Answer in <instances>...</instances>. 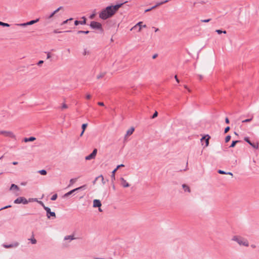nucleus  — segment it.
I'll use <instances>...</instances> for the list:
<instances>
[{
  "label": "nucleus",
  "instance_id": "nucleus-1",
  "mask_svg": "<svg viewBox=\"0 0 259 259\" xmlns=\"http://www.w3.org/2000/svg\"><path fill=\"white\" fill-rule=\"evenodd\" d=\"M123 3L114 6H110L103 9L99 13V18L102 20H106L112 17L121 7Z\"/></svg>",
  "mask_w": 259,
  "mask_h": 259
},
{
  "label": "nucleus",
  "instance_id": "nucleus-2",
  "mask_svg": "<svg viewBox=\"0 0 259 259\" xmlns=\"http://www.w3.org/2000/svg\"><path fill=\"white\" fill-rule=\"evenodd\" d=\"M232 240L237 242L238 244L240 245H242L246 247L249 246V243L247 240L240 236H234L233 237Z\"/></svg>",
  "mask_w": 259,
  "mask_h": 259
},
{
  "label": "nucleus",
  "instance_id": "nucleus-3",
  "mask_svg": "<svg viewBox=\"0 0 259 259\" xmlns=\"http://www.w3.org/2000/svg\"><path fill=\"white\" fill-rule=\"evenodd\" d=\"M0 135H4L5 137H9L12 139L16 138V136L15 135V134L12 131H10L1 130Z\"/></svg>",
  "mask_w": 259,
  "mask_h": 259
},
{
  "label": "nucleus",
  "instance_id": "nucleus-4",
  "mask_svg": "<svg viewBox=\"0 0 259 259\" xmlns=\"http://www.w3.org/2000/svg\"><path fill=\"white\" fill-rule=\"evenodd\" d=\"M14 202L15 204L23 203L26 204L28 203V201L24 197H19L15 199Z\"/></svg>",
  "mask_w": 259,
  "mask_h": 259
},
{
  "label": "nucleus",
  "instance_id": "nucleus-5",
  "mask_svg": "<svg viewBox=\"0 0 259 259\" xmlns=\"http://www.w3.org/2000/svg\"><path fill=\"white\" fill-rule=\"evenodd\" d=\"M74 234L65 236L64 238V241L66 245H67L72 240L76 239Z\"/></svg>",
  "mask_w": 259,
  "mask_h": 259
},
{
  "label": "nucleus",
  "instance_id": "nucleus-6",
  "mask_svg": "<svg viewBox=\"0 0 259 259\" xmlns=\"http://www.w3.org/2000/svg\"><path fill=\"white\" fill-rule=\"evenodd\" d=\"M63 7L62 6L59 7L56 10H55L54 12H53L50 15L46 16V19L47 20H51L53 17L59 11L63 10Z\"/></svg>",
  "mask_w": 259,
  "mask_h": 259
},
{
  "label": "nucleus",
  "instance_id": "nucleus-7",
  "mask_svg": "<svg viewBox=\"0 0 259 259\" xmlns=\"http://www.w3.org/2000/svg\"><path fill=\"white\" fill-rule=\"evenodd\" d=\"M63 7L62 6L59 7L56 10H55L54 12H53L50 15L46 16V19L47 20H51L53 17L59 11L63 10Z\"/></svg>",
  "mask_w": 259,
  "mask_h": 259
},
{
  "label": "nucleus",
  "instance_id": "nucleus-8",
  "mask_svg": "<svg viewBox=\"0 0 259 259\" xmlns=\"http://www.w3.org/2000/svg\"><path fill=\"white\" fill-rule=\"evenodd\" d=\"M45 210L47 212V217L48 219H50L51 217L56 218V213L55 212L51 211L50 208L49 207H45Z\"/></svg>",
  "mask_w": 259,
  "mask_h": 259
},
{
  "label": "nucleus",
  "instance_id": "nucleus-9",
  "mask_svg": "<svg viewBox=\"0 0 259 259\" xmlns=\"http://www.w3.org/2000/svg\"><path fill=\"white\" fill-rule=\"evenodd\" d=\"M97 153V149H95L90 155L85 157L86 160H90L95 159Z\"/></svg>",
  "mask_w": 259,
  "mask_h": 259
},
{
  "label": "nucleus",
  "instance_id": "nucleus-10",
  "mask_svg": "<svg viewBox=\"0 0 259 259\" xmlns=\"http://www.w3.org/2000/svg\"><path fill=\"white\" fill-rule=\"evenodd\" d=\"M90 26L93 29H100L102 28L101 24L96 21H92L90 24Z\"/></svg>",
  "mask_w": 259,
  "mask_h": 259
},
{
  "label": "nucleus",
  "instance_id": "nucleus-11",
  "mask_svg": "<svg viewBox=\"0 0 259 259\" xmlns=\"http://www.w3.org/2000/svg\"><path fill=\"white\" fill-rule=\"evenodd\" d=\"M143 24L142 22H139L138 23H137L134 26H133L131 29V30H133L136 28H137V27H139L138 31L140 32L142 30V28H146V25H142Z\"/></svg>",
  "mask_w": 259,
  "mask_h": 259
},
{
  "label": "nucleus",
  "instance_id": "nucleus-12",
  "mask_svg": "<svg viewBox=\"0 0 259 259\" xmlns=\"http://www.w3.org/2000/svg\"><path fill=\"white\" fill-rule=\"evenodd\" d=\"M84 187H85L84 186H82L79 187L78 188H75L73 190H72L70 191L69 192L65 194L64 197H67V196H69L70 195L72 194L74 192H75L77 190H79L82 189Z\"/></svg>",
  "mask_w": 259,
  "mask_h": 259
},
{
  "label": "nucleus",
  "instance_id": "nucleus-13",
  "mask_svg": "<svg viewBox=\"0 0 259 259\" xmlns=\"http://www.w3.org/2000/svg\"><path fill=\"white\" fill-rule=\"evenodd\" d=\"M19 243L18 242H15L13 243L10 244L9 245L3 244V246L6 248H14L17 247L19 246Z\"/></svg>",
  "mask_w": 259,
  "mask_h": 259
},
{
  "label": "nucleus",
  "instance_id": "nucleus-14",
  "mask_svg": "<svg viewBox=\"0 0 259 259\" xmlns=\"http://www.w3.org/2000/svg\"><path fill=\"white\" fill-rule=\"evenodd\" d=\"M121 182V185L124 188L128 187L130 184L126 182V181L123 178L120 179Z\"/></svg>",
  "mask_w": 259,
  "mask_h": 259
},
{
  "label": "nucleus",
  "instance_id": "nucleus-15",
  "mask_svg": "<svg viewBox=\"0 0 259 259\" xmlns=\"http://www.w3.org/2000/svg\"><path fill=\"white\" fill-rule=\"evenodd\" d=\"M102 204L101 201L98 199H95L93 201V207H100Z\"/></svg>",
  "mask_w": 259,
  "mask_h": 259
},
{
  "label": "nucleus",
  "instance_id": "nucleus-16",
  "mask_svg": "<svg viewBox=\"0 0 259 259\" xmlns=\"http://www.w3.org/2000/svg\"><path fill=\"white\" fill-rule=\"evenodd\" d=\"M82 19H83L82 21H77V20L75 21L74 24L75 25H78V24H81V25L85 24V23H86L85 18L84 17H82Z\"/></svg>",
  "mask_w": 259,
  "mask_h": 259
},
{
  "label": "nucleus",
  "instance_id": "nucleus-17",
  "mask_svg": "<svg viewBox=\"0 0 259 259\" xmlns=\"http://www.w3.org/2000/svg\"><path fill=\"white\" fill-rule=\"evenodd\" d=\"M134 130L135 128L133 127L128 130L126 132L125 137L131 135L133 133Z\"/></svg>",
  "mask_w": 259,
  "mask_h": 259
},
{
  "label": "nucleus",
  "instance_id": "nucleus-18",
  "mask_svg": "<svg viewBox=\"0 0 259 259\" xmlns=\"http://www.w3.org/2000/svg\"><path fill=\"white\" fill-rule=\"evenodd\" d=\"M36 138L34 137H31L29 138H25L23 139L24 142H32L35 140Z\"/></svg>",
  "mask_w": 259,
  "mask_h": 259
},
{
  "label": "nucleus",
  "instance_id": "nucleus-19",
  "mask_svg": "<svg viewBox=\"0 0 259 259\" xmlns=\"http://www.w3.org/2000/svg\"><path fill=\"white\" fill-rule=\"evenodd\" d=\"M182 187L185 192H188L189 193H190L191 192L190 189L188 185H187L186 184H183Z\"/></svg>",
  "mask_w": 259,
  "mask_h": 259
},
{
  "label": "nucleus",
  "instance_id": "nucleus-20",
  "mask_svg": "<svg viewBox=\"0 0 259 259\" xmlns=\"http://www.w3.org/2000/svg\"><path fill=\"white\" fill-rule=\"evenodd\" d=\"M168 2V0H165V1H163V2H160V3H157L155 6L152 7V8L155 9L156 7H157L158 6H160V5L163 4H165V3H166Z\"/></svg>",
  "mask_w": 259,
  "mask_h": 259
},
{
  "label": "nucleus",
  "instance_id": "nucleus-21",
  "mask_svg": "<svg viewBox=\"0 0 259 259\" xmlns=\"http://www.w3.org/2000/svg\"><path fill=\"white\" fill-rule=\"evenodd\" d=\"M10 190H16L17 191H19V188L18 187V186L15 184H12L11 187H10Z\"/></svg>",
  "mask_w": 259,
  "mask_h": 259
},
{
  "label": "nucleus",
  "instance_id": "nucleus-22",
  "mask_svg": "<svg viewBox=\"0 0 259 259\" xmlns=\"http://www.w3.org/2000/svg\"><path fill=\"white\" fill-rule=\"evenodd\" d=\"M38 21H39V19L38 18L35 20H31L29 22H27V25H32V24L38 22Z\"/></svg>",
  "mask_w": 259,
  "mask_h": 259
},
{
  "label": "nucleus",
  "instance_id": "nucleus-23",
  "mask_svg": "<svg viewBox=\"0 0 259 259\" xmlns=\"http://www.w3.org/2000/svg\"><path fill=\"white\" fill-rule=\"evenodd\" d=\"M252 148L257 149L258 148V143H251V144H249Z\"/></svg>",
  "mask_w": 259,
  "mask_h": 259
},
{
  "label": "nucleus",
  "instance_id": "nucleus-24",
  "mask_svg": "<svg viewBox=\"0 0 259 259\" xmlns=\"http://www.w3.org/2000/svg\"><path fill=\"white\" fill-rule=\"evenodd\" d=\"M207 138H206L205 140V147H206L208 146L209 145V140L210 139V136L208 135H207Z\"/></svg>",
  "mask_w": 259,
  "mask_h": 259
},
{
  "label": "nucleus",
  "instance_id": "nucleus-25",
  "mask_svg": "<svg viewBox=\"0 0 259 259\" xmlns=\"http://www.w3.org/2000/svg\"><path fill=\"white\" fill-rule=\"evenodd\" d=\"M240 141H232V143L231 144V145L230 146V148H233L234 147L235 145L237 143H239Z\"/></svg>",
  "mask_w": 259,
  "mask_h": 259
},
{
  "label": "nucleus",
  "instance_id": "nucleus-26",
  "mask_svg": "<svg viewBox=\"0 0 259 259\" xmlns=\"http://www.w3.org/2000/svg\"><path fill=\"white\" fill-rule=\"evenodd\" d=\"M30 241L31 243L32 244H35L36 243V240L34 238V237H32L31 238H30V239H28Z\"/></svg>",
  "mask_w": 259,
  "mask_h": 259
},
{
  "label": "nucleus",
  "instance_id": "nucleus-27",
  "mask_svg": "<svg viewBox=\"0 0 259 259\" xmlns=\"http://www.w3.org/2000/svg\"><path fill=\"white\" fill-rule=\"evenodd\" d=\"M38 172L41 175H46L47 173V171L45 169L40 170Z\"/></svg>",
  "mask_w": 259,
  "mask_h": 259
},
{
  "label": "nucleus",
  "instance_id": "nucleus-28",
  "mask_svg": "<svg viewBox=\"0 0 259 259\" xmlns=\"http://www.w3.org/2000/svg\"><path fill=\"white\" fill-rule=\"evenodd\" d=\"M76 179H71L70 181H69V187H70V186H71L72 185H73L74 183H75V182L76 181Z\"/></svg>",
  "mask_w": 259,
  "mask_h": 259
},
{
  "label": "nucleus",
  "instance_id": "nucleus-29",
  "mask_svg": "<svg viewBox=\"0 0 259 259\" xmlns=\"http://www.w3.org/2000/svg\"><path fill=\"white\" fill-rule=\"evenodd\" d=\"M117 170H116V169H114L112 172V175H111V178H112V180H115V174L116 172V171H117Z\"/></svg>",
  "mask_w": 259,
  "mask_h": 259
},
{
  "label": "nucleus",
  "instance_id": "nucleus-30",
  "mask_svg": "<svg viewBox=\"0 0 259 259\" xmlns=\"http://www.w3.org/2000/svg\"><path fill=\"white\" fill-rule=\"evenodd\" d=\"M253 118V116H251V118H248V119H246L245 120H243L242 121V123H245V122H250L252 120Z\"/></svg>",
  "mask_w": 259,
  "mask_h": 259
},
{
  "label": "nucleus",
  "instance_id": "nucleus-31",
  "mask_svg": "<svg viewBox=\"0 0 259 259\" xmlns=\"http://www.w3.org/2000/svg\"><path fill=\"white\" fill-rule=\"evenodd\" d=\"M90 54V52L89 50H88L87 49H84L83 50V52L82 53V54L83 56H85L87 55H89Z\"/></svg>",
  "mask_w": 259,
  "mask_h": 259
},
{
  "label": "nucleus",
  "instance_id": "nucleus-32",
  "mask_svg": "<svg viewBox=\"0 0 259 259\" xmlns=\"http://www.w3.org/2000/svg\"><path fill=\"white\" fill-rule=\"evenodd\" d=\"M105 74V73H101L99 75H97V78L100 79V78L103 77L104 76Z\"/></svg>",
  "mask_w": 259,
  "mask_h": 259
},
{
  "label": "nucleus",
  "instance_id": "nucleus-33",
  "mask_svg": "<svg viewBox=\"0 0 259 259\" xmlns=\"http://www.w3.org/2000/svg\"><path fill=\"white\" fill-rule=\"evenodd\" d=\"M215 31L218 33V34H221L222 33H224V34H226L227 33L226 31V30H224V31H222L220 29H217L215 30Z\"/></svg>",
  "mask_w": 259,
  "mask_h": 259
},
{
  "label": "nucleus",
  "instance_id": "nucleus-34",
  "mask_svg": "<svg viewBox=\"0 0 259 259\" xmlns=\"http://www.w3.org/2000/svg\"><path fill=\"white\" fill-rule=\"evenodd\" d=\"M0 25L5 26V27H9L10 25L8 23H4L1 21H0Z\"/></svg>",
  "mask_w": 259,
  "mask_h": 259
},
{
  "label": "nucleus",
  "instance_id": "nucleus-35",
  "mask_svg": "<svg viewBox=\"0 0 259 259\" xmlns=\"http://www.w3.org/2000/svg\"><path fill=\"white\" fill-rule=\"evenodd\" d=\"M89 33V31L79 30V31H77L78 34H80V33L88 34Z\"/></svg>",
  "mask_w": 259,
  "mask_h": 259
},
{
  "label": "nucleus",
  "instance_id": "nucleus-36",
  "mask_svg": "<svg viewBox=\"0 0 259 259\" xmlns=\"http://www.w3.org/2000/svg\"><path fill=\"white\" fill-rule=\"evenodd\" d=\"M57 196H58L57 194H55L54 195H53L52 196V197H51V199L52 200H53V201L55 200H56V199L57 198Z\"/></svg>",
  "mask_w": 259,
  "mask_h": 259
},
{
  "label": "nucleus",
  "instance_id": "nucleus-37",
  "mask_svg": "<svg viewBox=\"0 0 259 259\" xmlns=\"http://www.w3.org/2000/svg\"><path fill=\"white\" fill-rule=\"evenodd\" d=\"M244 140L245 141H246L249 144H251V142L249 140L248 137H245L244 138Z\"/></svg>",
  "mask_w": 259,
  "mask_h": 259
},
{
  "label": "nucleus",
  "instance_id": "nucleus-38",
  "mask_svg": "<svg viewBox=\"0 0 259 259\" xmlns=\"http://www.w3.org/2000/svg\"><path fill=\"white\" fill-rule=\"evenodd\" d=\"M88 126V124L87 123H83L81 125V128H82V130L83 131H85L86 127H87Z\"/></svg>",
  "mask_w": 259,
  "mask_h": 259
},
{
  "label": "nucleus",
  "instance_id": "nucleus-39",
  "mask_svg": "<svg viewBox=\"0 0 259 259\" xmlns=\"http://www.w3.org/2000/svg\"><path fill=\"white\" fill-rule=\"evenodd\" d=\"M231 139V136L230 135H228L225 138V142H228Z\"/></svg>",
  "mask_w": 259,
  "mask_h": 259
},
{
  "label": "nucleus",
  "instance_id": "nucleus-40",
  "mask_svg": "<svg viewBox=\"0 0 259 259\" xmlns=\"http://www.w3.org/2000/svg\"><path fill=\"white\" fill-rule=\"evenodd\" d=\"M98 178H101V180H102V183L104 184L105 183V182L104 181V178H103V176L102 175H100L99 176L98 178H96V179H97Z\"/></svg>",
  "mask_w": 259,
  "mask_h": 259
},
{
  "label": "nucleus",
  "instance_id": "nucleus-41",
  "mask_svg": "<svg viewBox=\"0 0 259 259\" xmlns=\"http://www.w3.org/2000/svg\"><path fill=\"white\" fill-rule=\"evenodd\" d=\"M47 54V59H49L51 58V54L50 52H45Z\"/></svg>",
  "mask_w": 259,
  "mask_h": 259
},
{
  "label": "nucleus",
  "instance_id": "nucleus-42",
  "mask_svg": "<svg viewBox=\"0 0 259 259\" xmlns=\"http://www.w3.org/2000/svg\"><path fill=\"white\" fill-rule=\"evenodd\" d=\"M17 25L20 26H27V22L24 23L17 24Z\"/></svg>",
  "mask_w": 259,
  "mask_h": 259
},
{
  "label": "nucleus",
  "instance_id": "nucleus-43",
  "mask_svg": "<svg viewBox=\"0 0 259 259\" xmlns=\"http://www.w3.org/2000/svg\"><path fill=\"white\" fill-rule=\"evenodd\" d=\"M158 115V112L157 111H155L154 112V113L153 114V115H152V118H154L155 117H156Z\"/></svg>",
  "mask_w": 259,
  "mask_h": 259
},
{
  "label": "nucleus",
  "instance_id": "nucleus-44",
  "mask_svg": "<svg viewBox=\"0 0 259 259\" xmlns=\"http://www.w3.org/2000/svg\"><path fill=\"white\" fill-rule=\"evenodd\" d=\"M210 21V19H204V20H201V21L202 22H204V23H207V22H208Z\"/></svg>",
  "mask_w": 259,
  "mask_h": 259
},
{
  "label": "nucleus",
  "instance_id": "nucleus-45",
  "mask_svg": "<svg viewBox=\"0 0 259 259\" xmlns=\"http://www.w3.org/2000/svg\"><path fill=\"white\" fill-rule=\"evenodd\" d=\"M11 207V205H7L4 207H2L1 208H0V210H2L3 209H6V208H10Z\"/></svg>",
  "mask_w": 259,
  "mask_h": 259
},
{
  "label": "nucleus",
  "instance_id": "nucleus-46",
  "mask_svg": "<svg viewBox=\"0 0 259 259\" xmlns=\"http://www.w3.org/2000/svg\"><path fill=\"white\" fill-rule=\"evenodd\" d=\"M218 172L220 174H226L227 172L222 170H219Z\"/></svg>",
  "mask_w": 259,
  "mask_h": 259
},
{
  "label": "nucleus",
  "instance_id": "nucleus-47",
  "mask_svg": "<svg viewBox=\"0 0 259 259\" xmlns=\"http://www.w3.org/2000/svg\"><path fill=\"white\" fill-rule=\"evenodd\" d=\"M95 16H96V13H93V14H92V15H90V18L91 19H94V17H95Z\"/></svg>",
  "mask_w": 259,
  "mask_h": 259
},
{
  "label": "nucleus",
  "instance_id": "nucleus-48",
  "mask_svg": "<svg viewBox=\"0 0 259 259\" xmlns=\"http://www.w3.org/2000/svg\"><path fill=\"white\" fill-rule=\"evenodd\" d=\"M230 130V127L227 126L225 128L224 133H227Z\"/></svg>",
  "mask_w": 259,
  "mask_h": 259
},
{
  "label": "nucleus",
  "instance_id": "nucleus-49",
  "mask_svg": "<svg viewBox=\"0 0 259 259\" xmlns=\"http://www.w3.org/2000/svg\"><path fill=\"white\" fill-rule=\"evenodd\" d=\"M124 165L123 164H121L120 165H117V166L116 167V168H115L116 170H117L118 168H119L120 167H124Z\"/></svg>",
  "mask_w": 259,
  "mask_h": 259
},
{
  "label": "nucleus",
  "instance_id": "nucleus-50",
  "mask_svg": "<svg viewBox=\"0 0 259 259\" xmlns=\"http://www.w3.org/2000/svg\"><path fill=\"white\" fill-rule=\"evenodd\" d=\"M68 108V106L66 104H65V103L63 104L62 105V108L63 109H66Z\"/></svg>",
  "mask_w": 259,
  "mask_h": 259
},
{
  "label": "nucleus",
  "instance_id": "nucleus-51",
  "mask_svg": "<svg viewBox=\"0 0 259 259\" xmlns=\"http://www.w3.org/2000/svg\"><path fill=\"white\" fill-rule=\"evenodd\" d=\"M38 203L44 207V209L45 207H46L42 201H38Z\"/></svg>",
  "mask_w": 259,
  "mask_h": 259
},
{
  "label": "nucleus",
  "instance_id": "nucleus-52",
  "mask_svg": "<svg viewBox=\"0 0 259 259\" xmlns=\"http://www.w3.org/2000/svg\"><path fill=\"white\" fill-rule=\"evenodd\" d=\"M44 63V61L42 60H40L38 62V63H37V65L38 66H40L41 64H42V63Z\"/></svg>",
  "mask_w": 259,
  "mask_h": 259
},
{
  "label": "nucleus",
  "instance_id": "nucleus-53",
  "mask_svg": "<svg viewBox=\"0 0 259 259\" xmlns=\"http://www.w3.org/2000/svg\"><path fill=\"white\" fill-rule=\"evenodd\" d=\"M98 104L99 105V106H104V104L103 102H99L98 103Z\"/></svg>",
  "mask_w": 259,
  "mask_h": 259
},
{
  "label": "nucleus",
  "instance_id": "nucleus-54",
  "mask_svg": "<svg viewBox=\"0 0 259 259\" xmlns=\"http://www.w3.org/2000/svg\"><path fill=\"white\" fill-rule=\"evenodd\" d=\"M206 138H207V135H206V136H205L203 137L201 139V140H201V142H202L203 140H204V141H205V139H206Z\"/></svg>",
  "mask_w": 259,
  "mask_h": 259
},
{
  "label": "nucleus",
  "instance_id": "nucleus-55",
  "mask_svg": "<svg viewBox=\"0 0 259 259\" xmlns=\"http://www.w3.org/2000/svg\"><path fill=\"white\" fill-rule=\"evenodd\" d=\"M72 19H73L72 18H70V19H67V20H66L64 21L63 22V24H66V23H67V22L68 21H69V20H72Z\"/></svg>",
  "mask_w": 259,
  "mask_h": 259
},
{
  "label": "nucleus",
  "instance_id": "nucleus-56",
  "mask_svg": "<svg viewBox=\"0 0 259 259\" xmlns=\"http://www.w3.org/2000/svg\"><path fill=\"white\" fill-rule=\"evenodd\" d=\"M154 9L153 8H152V7H151V8H149V9H146L145 11V12H149L151 10Z\"/></svg>",
  "mask_w": 259,
  "mask_h": 259
},
{
  "label": "nucleus",
  "instance_id": "nucleus-57",
  "mask_svg": "<svg viewBox=\"0 0 259 259\" xmlns=\"http://www.w3.org/2000/svg\"><path fill=\"white\" fill-rule=\"evenodd\" d=\"M225 122L227 124H228L229 123V118L228 117H226L225 118Z\"/></svg>",
  "mask_w": 259,
  "mask_h": 259
},
{
  "label": "nucleus",
  "instance_id": "nucleus-58",
  "mask_svg": "<svg viewBox=\"0 0 259 259\" xmlns=\"http://www.w3.org/2000/svg\"><path fill=\"white\" fill-rule=\"evenodd\" d=\"M91 98V95H90V94H88V95L86 96V98H87V99H90Z\"/></svg>",
  "mask_w": 259,
  "mask_h": 259
},
{
  "label": "nucleus",
  "instance_id": "nucleus-59",
  "mask_svg": "<svg viewBox=\"0 0 259 259\" xmlns=\"http://www.w3.org/2000/svg\"><path fill=\"white\" fill-rule=\"evenodd\" d=\"M175 79L176 80V81H177L178 82H179V79L178 78V77H177V75H175Z\"/></svg>",
  "mask_w": 259,
  "mask_h": 259
},
{
  "label": "nucleus",
  "instance_id": "nucleus-60",
  "mask_svg": "<svg viewBox=\"0 0 259 259\" xmlns=\"http://www.w3.org/2000/svg\"><path fill=\"white\" fill-rule=\"evenodd\" d=\"M157 57V54H154V55L153 56L152 58H153V59H155V58H156Z\"/></svg>",
  "mask_w": 259,
  "mask_h": 259
},
{
  "label": "nucleus",
  "instance_id": "nucleus-61",
  "mask_svg": "<svg viewBox=\"0 0 259 259\" xmlns=\"http://www.w3.org/2000/svg\"><path fill=\"white\" fill-rule=\"evenodd\" d=\"M251 248H255L256 247V245H254V244H251Z\"/></svg>",
  "mask_w": 259,
  "mask_h": 259
},
{
  "label": "nucleus",
  "instance_id": "nucleus-62",
  "mask_svg": "<svg viewBox=\"0 0 259 259\" xmlns=\"http://www.w3.org/2000/svg\"><path fill=\"white\" fill-rule=\"evenodd\" d=\"M226 175H231V176H233V174L231 172H227Z\"/></svg>",
  "mask_w": 259,
  "mask_h": 259
},
{
  "label": "nucleus",
  "instance_id": "nucleus-63",
  "mask_svg": "<svg viewBox=\"0 0 259 259\" xmlns=\"http://www.w3.org/2000/svg\"><path fill=\"white\" fill-rule=\"evenodd\" d=\"M84 132V131H83V130H82V132H81V133H80V137H81V136L83 135V134Z\"/></svg>",
  "mask_w": 259,
  "mask_h": 259
},
{
  "label": "nucleus",
  "instance_id": "nucleus-64",
  "mask_svg": "<svg viewBox=\"0 0 259 259\" xmlns=\"http://www.w3.org/2000/svg\"><path fill=\"white\" fill-rule=\"evenodd\" d=\"M155 29V32H156L159 31V29L157 28L153 27Z\"/></svg>",
  "mask_w": 259,
  "mask_h": 259
}]
</instances>
